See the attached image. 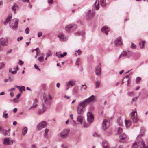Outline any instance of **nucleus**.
I'll use <instances>...</instances> for the list:
<instances>
[{
    "mask_svg": "<svg viewBox=\"0 0 148 148\" xmlns=\"http://www.w3.org/2000/svg\"><path fill=\"white\" fill-rule=\"evenodd\" d=\"M48 130L47 129H46L45 131V133L44 134V137H45L47 136V134L48 133Z\"/></svg>",
    "mask_w": 148,
    "mask_h": 148,
    "instance_id": "79ce46f5",
    "label": "nucleus"
},
{
    "mask_svg": "<svg viewBox=\"0 0 148 148\" xmlns=\"http://www.w3.org/2000/svg\"><path fill=\"white\" fill-rule=\"evenodd\" d=\"M52 54V52L51 51H49L47 54V57H49Z\"/></svg>",
    "mask_w": 148,
    "mask_h": 148,
    "instance_id": "4c0bfd02",
    "label": "nucleus"
},
{
    "mask_svg": "<svg viewBox=\"0 0 148 148\" xmlns=\"http://www.w3.org/2000/svg\"><path fill=\"white\" fill-rule=\"evenodd\" d=\"M39 48H36V49H34V50H35L36 51V56H37V53H38V50Z\"/></svg>",
    "mask_w": 148,
    "mask_h": 148,
    "instance_id": "69168bd1",
    "label": "nucleus"
},
{
    "mask_svg": "<svg viewBox=\"0 0 148 148\" xmlns=\"http://www.w3.org/2000/svg\"><path fill=\"white\" fill-rule=\"evenodd\" d=\"M134 92L133 91L131 92H128L127 93V95H128L129 96H132L134 94Z\"/></svg>",
    "mask_w": 148,
    "mask_h": 148,
    "instance_id": "49530a36",
    "label": "nucleus"
},
{
    "mask_svg": "<svg viewBox=\"0 0 148 148\" xmlns=\"http://www.w3.org/2000/svg\"><path fill=\"white\" fill-rule=\"evenodd\" d=\"M58 37L60 38V40L61 41H64L66 40V37L63 34H59Z\"/></svg>",
    "mask_w": 148,
    "mask_h": 148,
    "instance_id": "f3484780",
    "label": "nucleus"
},
{
    "mask_svg": "<svg viewBox=\"0 0 148 148\" xmlns=\"http://www.w3.org/2000/svg\"><path fill=\"white\" fill-rule=\"evenodd\" d=\"M38 60L39 62H42L44 60V57L42 56H41L38 58Z\"/></svg>",
    "mask_w": 148,
    "mask_h": 148,
    "instance_id": "c9c22d12",
    "label": "nucleus"
},
{
    "mask_svg": "<svg viewBox=\"0 0 148 148\" xmlns=\"http://www.w3.org/2000/svg\"><path fill=\"white\" fill-rule=\"evenodd\" d=\"M42 33L41 32H39L38 33V36L39 37H40L42 36Z\"/></svg>",
    "mask_w": 148,
    "mask_h": 148,
    "instance_id": "13d9d810",
    "label": "nucleus"
},
{
    "mask_svg": "<svg viewBox=\"0 0 148 148\" xmlns=\"http://www.w3.org/2000/svg\"><path fill=\"white\" fill-rule=\"evenodd\" d=\"M27 128L25 127L23 128L22 130V134L23 135H25L27 132Z\"/></svg>",
    "mask_w": 148,
    "mask_h": 148,
    "instance_id": "393cba45",
    "label": "nucleus"
},
{
    "mask_svg": "<svg viewBox=\"0 0 148 148\" xmlns=\"http://www.w3.org/2000/svg\"><path fill=\"white\" fill-rule=\"evenodd\" d=\"M21 96V94L20 93H19L16 96V98L18 99L19 98L20 96Z\"/></svg>",
    "mask_w": 148,
    "mask_h": 148,
    "instance_id": "0e129e2a",
    "label": "nucleus"
},
{
    "mask_svg": "<svg viewBox=\"0 0 148 148\" xmlns=\"http://www.w3.org/2000/svg\"><path fill=\"white\" fill-rule=\"evenodd\" d=\"M2 132L3 135H4L10 136V133L9 130H2Z\"/></svg>",
    "mask_w": 148,
    "mask_h": 148,
    "instance_id": "412c9836",
    "label": "nucleus"
},
{
    "mask_svg": "<svg viewBox=\"0 0 148 148\" xmlns=\"http://www.w3.org/2000/svg\"><path fill=\"white\" fill-rule=\"evenodd\" d=\"M100 82L99 81H97L96 82V88H99L100 85Z\"/></svg>",
    "mask_w": 148,
    "mask_h": 148,
    "instance_id": "c756f323",
    "label": "nucleus"
},
{
    "mask_svg": "<svg viewBox=\"0 0 148 148\" xmlns=\"http://www.w3.org/2000/svg\"><path fill=\"white\" fill-rule=\"evenodd\" d=\"M80 60V59L79 58H78L77 59L76 62V64L78 66H79V62Z\"/></svg>",
    "mask_w": 148,
    "mask_h": 148,
    "instance_id": "864d4df0",
    "label": "nucleus"
},
{
    "mask_svg": "<svg viewBox=\"0 0 148 148\" xmlns=\"http://www.w3.org/2000/svg\"><path fill=\"white\" fill-rule=\"evenodd\" d=\"M77 26L75 24H71L67 25L65 28L66 31L67 32L76 29Z\"/></svg>",
    "mask_w": 148,
    "mask_h": 148,
    "instance_id": "0eeeda50",
    "label": "nucleus"
},
{
    "mask_svg": "<svg viewBox=\"0 0 148 148\" xmlns=\"http://www.w3.org/2000/svg\"><path fill=\"white\" fill-rule=\"evenodd\" d=\"M46 110V109L44 108H42L41 110H39L38 112V115H40L41 114L43 113Z\"/></svg>",
    "mask_w": 148,
    "mask_h": 148,
    "instance_id": "4be33fe9",
    "label": "nucleus"
},
{
    "mask_svg": "<svg viewBox=\"0 0 148 148\" xmlns=\"http://www.w3.org/2000/svg\"><path fill=\"white\" fill-rule=\"evenodd\" d=\"M137 114L135 117V118L134 119L133 118L132 119L134 123H136L138 121V117H137Z\"/></svg>",
    "mask_w": 148,
    "mask_h": 148,
    "instance_id": "bb28decb",
    "label": "nucleus"
},
{
    "mask_svg": "<svg viewBox=\"0 0 148 148\" xmlns=\"http://www.w3.org/2000/svg\"><path fill=\"white\" fill-rule=\"evenodd\" d=\"M78 34L79 35H82V36H83L84 35V34L83 32H82V34L81 32H79Z\"/></svg>",
    "mask_w": 148,
    "mask_h": 148,
    "instance_id": "338daca9",
    "label": "nucleus"
},
{
    "mask_svg": "<svg viewBox=\"0 0 148 148\" xmlns=\"http://www.w3.org/2000/svg\"><path fill=\"white\" fill-rule=\"evenodd\" d=\"M46 124V123L45 122L43 121L38 125L37 129L38 130H40L45 127Z\"/></svg>",
    "mask_w": 148,
    "mask_h": 148,
    "instance_id": "4468645a",
    "label": "nucleus"
},
{
    "mask_svg": "<svg viewBox=\"0 0 148 148\" xmlns=\"http://www.w3.org/2000/svg\"><path fill=\"white\" fill-rule=\"evenodd\" d=\"M138 97V96H137L134 98H132L131 101V103H132L134 101H135L136 100H137Z\"/></svg>",
    "mask_w": 148,
    "mask_h": 148,
    "instance_id": "e433bc0d",
    "label": "nucleus"
},
{
    "mask_svg": "<svg viewBox=\"0 0 148 148\" xmlns=\"http://www.w3.org/2000/svg\"><path fill=\"white\" fill-rule=\"evenodd\" d=\"M34 67L36 69L38 70L39 71H41V70L39 68V67L36 65V64H35L34 65Z\"/></svg>",
    "mask_w": 148,
    "mask_h": 148,
    "instance_id": "a19ab883",
    "label": "nucleus"
},
{
    "mask_svg": "<svg viewBox=\"0 0 148 148\" xmlns=\"http://www.w3.org/2000/svg\"><path fill=\"white\" fill-rule=\"evenodd\" d=\"M70 132V130L66 129L63 130L60 133V137L62 138H65L67 137Z\"/></svg>",
    "mask_w": 148,
    "mask_h": 148,
    "instance_id": "423d86ee",
    "label": "nucleus"
},
{
    "mask_svg": "<svg viewBox=\"0 0 148 148\" xmlns=\"http://www.w3.org/2000/svg\"><path fill=\"white\" fill-rule=\"evenodd\" d=\"M110 123L109 120L104 119L102 123V127L103 130L105 131L108 127Z\"/></svg>",
    "mask_w": 148,
    "mask_h": 148,
    "instance_id": "1a4fd4ad",
    "label": "nucleus"
},
{
    "mask_svg": "<svg viewBox=\"0 0 148 148\" xmlns=\"http://www.w3.org/2000/svg\"><path fill=\"white\" fill-rule=\"evenodd\" d=\"M5 63L2 62L0 63V69H1L5 67Z\"/></svg>",
    "mask_w": 148,
    "mask_h": 148,
    "instance_id": "2f4dec72",
    "label": "nucleus"
},
{
    "mask_svg": "<svg viewBox=\"0 0 148 148\" xmlns=\"http://www.w3.org/2000/svg\"><path fill=\"white\" fill-rule=\"evenodd\" d=\"M117 122L118 123L119 125L120 126H122V122L121 120V118H119L117 121Z\"/></svg>",
    "mask_w": 148,
    "mask_h": 148,
    "instance_id": "72a5a7b5",
    "label": "nucleus"
},
{
    "mask_svg": "<svg viewBox=\"0 0 148 148\" xmlns=\"http://www.w3.org/2000/svg\"><path fill=\"white\" fill-rule=\"evenodd\" d=\"M139 146L137 145V144L135 143V142L133 144L132 148H137Z\"/></svg>",
    "mask_w": 148,
    "mask_h": 148,
    "instance_id": "f704fd0d",
    "label": "nucleus"
},
{
    "mask_svg": "<svg viewBox=\"0 0 148 148\" xmlns=\"http://www.w3.org/2000/svg\"><path fill=\"white\" fill-rule=\"evenodd\" d=\"M32 148H37V147L36 144H33L32 145Z\"/></svg>",
    "mask_w": 148,
    "mask_h": 148,
    "instance_id": "4d7b16f0",
    "label": "nucleus"
},
{
    "mask_svg": "<svg viewBox=\"0 0 148 148\" xmlns=\"http://www.w3.org/2000/svg\"><path fill=\"white\" fill-rule=\"evenodd\" d=\"M141 135L140 134L137 137V138L135 141V143L139 146H140V148H146L145 147V144L142 139L140 137Z\"/></svg>",
    "mask_w": 148,
    "mask_h": 148,
    "instance_id": "20e7f679",
    "label": "nucleus"
},
{
    "mask_svg": "<svg viewBox=\"0 0 148 148\" xmlns=\"http://www.w3.org/2000/svg\"><path fill=\"white\" fill-rule=\"evenodd\" d=\"M12 10L14 12V13H16V10L18 9V5L16 3H14V5L12 7Z\"/></svg>",
    "mask_w": 148,
    "mask_h": 148,
    "instance_id": "a211bd4d",
    "label": "nucleus"
},
{
    "mask_svg": "<svg viewBox=\"0 0 148 148\" xmlns=\"http://www.w3.org/2000/svg\"><path fill=\"white\" fill-rule=\"evenodd\" d=\"M23 39V37L22 36H20L19 37H18L17 38V40L18 41H19L22 40Z\"/></svg>",
    "mask_w": 148,
    "mask_h": 148,
    "instance_id": "5fc2aeb1",
    "label": "nucleus"
},
{
    "mask_svg": "<svg viewBox=\"0 0 148 148\" xmlns=\"http://www.w3.org/2000/svg\"><path fill=\"white\" fill-rule=\"evenodd\" d=\"M87 120L90 123L93 122L94 120V117L93 114L90 112H88L87 114Z\"/></svg>",
    "mask_w": 148,
    "mask_h": 148,
    "instance_id": "9b49d317",
    "label": "nucleus"
},
{
    "mask_svg": "<svg viewBox=\"0 0 148 148\" xmlns=\"http://www.w3.org/2000/svg\"><path fill=\"white\" fill-rule=\"evenodd\" d=\"M12 51V50L11 49H10L9 50L7 51L6 53L8 54H9L11 53Z\"/></svg>",
    "mask_w": 148,
    "mask_h": 148,
    "instance_id": "603ef678",
    "label": "nucleus"
},
{
    "mask_svg": "<svg viewBox=\"0 0 148 148\" xmlns=\"http://www.w3.org/2000/svg\"><path fill=\"white\" fill-rule=\"evenodd\" d=\"M100 1L101 4V5L102 6L104 7L106 6V1L105 0H100Z\"/></svg>",
    "mask_w": 148,
    "mask_h": 148,
    "instance_id": "7c9ffc66",
    "label": "nucleus"
},
{
    "mask_svg": "<svg viewBox=\"0 0 148 148\" xmlns=\"http://www.w3.org/2000/svg\"><path fill=\"white\" fill-rule=\"evenodd\" d=\"M37 106V104H35L33 103L32 105L31 106V108H36Z\"/></svg>",
    "mask_w": 148,
    "mask_h": 148,
    "instance_id": "37998d69",
    "label": "nucleus"
},
{
    "mask_svg": "<svg viewBox=\"0 0 148 148\" xmlns=\"http://www.w3.org/2000/svg\"><path fill=\"white\" fill-rule=\"evenodd\" d=\"M42 108L47 110L48 106L50 104V103L48 101L47 97L45 95L43 96V99L42 100Z\"/></svg>",
    "mask_w": 148,
    "mask_h": 148,
    "instance_id": "39448f33",
    "label": "nucleus"
},
{
    "mask_svg": "<svg viewBox=\"0 0 148 148\" xmlns=\"http://www.w3.org/2000/svg\"><path fill=\"white\" fill-rule=\"evenodd\" d=\"M0 44L3 47L7 46L8 45V39L6 38H2L0 39Z\"/></svg>",
    "mask_w": 148,
    "mask_h": 148,
    "instance_id": "6e6552de",
    "label": "nucleus"
},
{
    "mask_svg": "<svg viewBox=\"0 0 148 148\" xmlns=\"http://www.w3.org/2000/svg\"><path fill=\"white\" fill-rule=\"evenodd\" d=\"M3 117L5 119L7 118L8 117V113H6L5 111H4L3 112Z\"/></svg>",
    "mask_w": 148,
    "mask_h": 148,
    "instance_id": "cd10ccee",
    "label": "nucleus"
},
{
    "mask_svg": "<svg viewBox=\"0 0 148 148\" xmlns=\"http://www.w3.org/2000/svg\"><path fill=\"white\" fill-rule=\"evenodd\" d=\"M125 123L127 127H129L131 125V121L130 120H125Z\"/></svg>",
    "mask_w": 148,
    "mask_h": 148,
    "instance_id": "aec40b11",
    "label": "nucleus"
},
{
    "mask_svg": "<svg viewBox=\"0 0 148 148\" xmlns=\"http://www.w3.org/2000/svg\"><path fill=\"white\" fill-rule=\"evenodd\" d=\"M12 18V15H9L5 20L3 22V24L6 25L8 22L9 23V26L10 28L12 30H16L17 29L18 25V20L17 18H14L11 20Z\"/></svg>",
    "mask_w": 148,
    "mask_h": 148,
    "instance_id": "f257e3e1",
    "label": "nucleus"
},
{
    "mask_svg": "<svg viewBox=\"0 0 148 148\" xmlns=\"http://www.w3.org/2000/svg\"><path fill=\"white\" fill-rule=\"evenodd\" d=\"M83 108L81 107L80 105H78L77 107V113L78 115L77 116V122L80 123V124L82 125L83 122L84 120V117L82 116V114L84 112Z\"/></svg>",
    "mask_w": 148,
    "mask_h": 148,
    "instance_id": "f03ea898",
    "label": "nucleus"
},
{
    "mask_svg": "<svg viewBox=\"0 0 148 148\" xmlns=\"http://www.w3.org/2000/svg\"><path fill=\"white\" fill-rule=\"evenodd\" d=\"M93 136L95 137H98L99 136V135L96 132H95L93 134Z\"/></svg>",
    "mask_w": 148,
    "mask_h": 148,
    "instance_id": "3c124183",
    "label": "nucleus"
},
{
    "mask_svg": "<svg viewBox=\"0 0 148 148\" xmlns=\"http://www.w3.org/2000/svg\"><path fill=\"white\" fill-rule=\"evenodd\" d=\"M121 39V37L117 38L114 41L115 45L117 46L121 45L122 44Z\"/></svg>",
    "mask_w": 148,
    "mask_h": 148,
    "instance_id": "2eb2a0df",
    "label": "nucleus"
},
{
    "mask_svg": "<svg viewBox=\"0 0 148 148\" xmlns=\"http://www.w3.org/2000/svg\"><path fill=\"white\" fill-rule=\"evenodd\" d=\"M145 41H142L141 42H140L139 43V46L140 49H143L144 48V44Z\"/></svg>",
    "mask_w": 148,
    "mask_h": 148,
    "instance_id": "b1692460",
    "label": "nucleus"
},
{
    "mask_svg": "<svg viewBox=\"0 0 148 148\" xmlns=\"http://www.w3.org/2000/svg\"><path fill=\"white\" fill-rule=\"evenodd\" d=\"M19 62L20 65H22L24 63V62L21 60H19Z\"/></svg>",
    "mask_w": 148,
    "mask_h": 148,
    "instance_id": "6e6d98bb",
    "label": "nucleus"
},
{
    "mask_svg": "<svg viewBox=\"0 0 148 148\" xmlns=\"http://www.w3.org/2000/svg\"><path fill=\"white\" fill-rule=\"evenodd\" d=\"M95 12L93 10H89L86 13V18L87 19L92 18L94 15Z\"/></svg>",
    "mask_w": 148,
    "mask_h": 148,
    "instance_id": "9d476101",
    "label": "nucleus"
},
{
    "mask_svg": "<svg viewBox=\"0 0 148 148\" xmlns=\"http://www.w3.org/2000/svg\"><path fill=\"white\" fill-rule=\"evenodd\" d=\"M96 98V97L94 95H92L88 98L85 99L84 101L79 103L78 105H80L81 107L84 108L90 102L94 101Z\"/></svg>",
    "mask_w": 148,
    "mask_h": 148,
    "instance_id": "7ed1b4c3",
    "label": "nucleus"
},
{
    "mask_svg": "<svg viewBox=\"0 0 148 148\" xmlns=\"http://www.w3.org/2000/svg\"><path fill=\"white\" fill-rule=\"evenodd\" d=\"M141 78L140 77H137L136 79V83H138L141 80Z\"/></svg>",
    "mask_w": 148,
    "mask_h": 148,
    "instance_id": "58836bf2",
    "label": "nucleus"
},
{
    "mask_svg": "<svg viewBox=\"0 0 148 148\" xmlns=\"http://www.w3.org/2000/svg\"><path fill=\"white\" fill-rule=\"evenodd\" d=\"M48 3L50 5L53 3V0H47Z\"/></svg>",
    "mask_w": 148,
    "mask_h": 148,
    "instance_id": "c03bdc74",
    "label": "nucleus"
},
{
    "mask_svg": "<svg viewBox=\"0 0 148 148\" xmlns=\"http://www.w3.org/2000/svg\"><path fill=\"white\" fill-rule=\"evenodd\" d=\"M97 1H96L94 3L93 5V7L96 10H98L99 9V2L98 3L97 5Z\"/></svg>",
    "mask_w": 148,
    "mask_h": 148,
    "instance_id": "5701e85b",
    "label": "nucleus"
},
{
    "mask_svg": "<svg viewBox=\"0 0 148 148\" xmlns=\"http://www.w3.org/2000/svg\"><path fill=\"white\" fill-rule=\"evenodd\" d=\"M109 30V28L106 26L103 27L101 29V32L103 33H105L106 35L108 34V32Z\"/></svg>",
    "mask_w": 148,
    "mask_h": 148,
    "instance_id": "dca6fc26",
    "label": "nucleus"
},
{
    "mask_svg": "<svg viewBox=\"0 0 148 148\" xmlns=\"http://www.w3.org/2000/svg\"><path fill=\"white\" fill-rule=\"evenodd\" d=\"M122 128H121V127H119L118 129L117 132L118 134H120L122 132Z\"/></svg>",
    "mask_w": 148,
    "mask_h": 148,
    "instance_id": "ea45409f",
    "label": "nucleus"
},
{
    "mask_svg": "<svg viewBox=\"0 0 148 148\" xmlns=\"http://www.w3.org/2000/svg\"><path fill=\"white\" fill-rule=\"evenodd\" d=\"M126 135L125 133L122 134L119 136V138L121 140H124L126 138Z\"/></svg>",
    "mask_w": 148,
    "mask_h": 148,
    "instance_id": "6ab92c4d",
    "label": "nucleus"
},
{
    "mask_svg": "<svg viewBox=\"0 0 148 148\" xmlns=\"http://www.w3.org/2000/svg\"><path fill=\"white\" fill-rule=\"evenodd\" d=\"M82 88H83L84 90H85L86 89L87 86L85 85L82 84L81 86V88L82 89Z\"/></svg>",
    "mask_w": 148,
    "mask_h": 148,
    "instance_id": "a18cd8bd",
    "label": "nucleus"
},
{
    "mask_svg": "<svg viewBox=\"0 0 148 148\" xmlns=\"http://www.w3.org/2000/svg\"><path fill=\"white\" fill-rule=\"evenodd\" d=\"M38 101V100L36 98H35L34 101V103L35 104H36V103Z\"/></svg>",
    "mask_w": 148,
    "mask_h": 148,
    "instance_id": "680f3d73",
    "label": "nucleus"
},
{
    "mask_svg": "<svg viewBox=\"0 0 148 148\" xmlns=\"http://www.w3.org/2000/svg\"><path fill=\"white\" fill-rule=\"evenodd\" d=\"M135 113H136V111H133L131 112V119H132L133 118L134 119V118H135Z\"/></svg>",
    "mask_w": 148,
    "mask_h": 148,
    "instance_id": "473e14b6",
    "label": "nucleus"
},
{
    "mask_svg": "<svg viewBox=\"0 0 148 148\" xmlns=\"http://www.w3.org/2000/svg\"><path fill=\"white\" fill-rule=\"evenodd\" d=\"M75 83L73 81H69L68 84V86H73L74 85Z\"/></svg>",
    "mask_w": 148,
    "mask_h": 148,
    "instance_id": "c85d7f7f",
    "label": "nucleus"
},
{
    "mask_svg": "<svg viewBox=\"0 0 148 148\" xmlns=\"http://www.w3.org/2000/svg\"><path fill=\"white\" fill-rule=\"evenodd\" d=\"M101 65L99 64L98 65L96 66L95 68V74L98 76H100L101 74Z\"/></svg>",
    "mask_w": 148,
    "mask_h": 148,
    "instance_id": "f8f14e48",
    "label": "nucleus"
},
{
    "mask_svg": "<svg viewBox=\"0 0 148 148\" xmlns=\"http://www.w3.org/2000/svg\"><path fill=\"white\" fill-rule=\"evenodd\" d=\"M29 28L28 27H27L25 29V33L27 34L29 33Z\"/></svg>",
    "mask_w": 148,
    "mask_h": 148,
    "instance_id": "8fccbe9b",
    "label": "nucleus"
},
{
    "mask_svg": "<svg viewBox=\"0 0 148 148\" xmlns=\"http://www.w3.org/2000/svg\"><path fill=\"white\" fill-rule=\"evenodd\" d=\"M21 88L23 91H25V87L24 86H22Z\"/></svg>",
    "mask_w": 148,
    "mask_h": 148,
    "instance_id": "052dcab7",
    "label": "nucleus"
},
{
    "mask_svg": "<svg viewBox=\"0 0 148 148\" xmlns=\"http://www.w3.org/2000/svg\"><path fill=\"white\" fill-rule=\"evenodd\" d=\"M127 53L126 51H123L122 52L121 54L119 56V59L121 57H124L125 56H126L127 55Z\"/></svg>",
    "mask_w": 148,
    "mask_h": 148,
    "instance_id": "a878e982",
    "label": "nucleus"
},
{
    "mask_svg": "<svg viewBox=\"0 0 148 148\" xmlns=\"http://www.w3.org/2000/svg\"><path fill=\"white\" fill-rule=\"evenodd\" d=\"M17 111V108H14L13 110V112L14 113H15Z\"/></svg>",
    "mask_w": 148,
    "mask_h": 148,
    "instance_id": "e2e57ef3",
    "label": "nucleus"
},
{
    "mask_svg": "<svg viewBox=\"0 0 148 148\" xmlns=\"http://www.w3.org/2000/svg\"><path fill=\"white\" fill-rule=\"evenodd\" d=\"M17 123L16 121H14L13 122V124L14 125H16Z\"/></svg>",
    "mask_w": 148,
    "mask_h": 148,
    "instance_id": "774afa93",
    "label": "nucleus"
},
{
    "mask_svg": "<svg viewBox=\"0 0 148 148\" xmlns=\"http://www.w3.org/2000/svg\"><path fill=\"white\" fill-rule=\"evenodd\" d=\"M77 52V53L79 55H80L82 51L79 49L77 51H75V54H76Z\"/></svg>",
    "mask_w": 148,
    "mask_h": 148,
    "instance_id": "09e8293b",
    "label": "nucleus"
},
{
    "mask_svg": "<svg viewBox=\"0 0 148 148\" xmlns=\"http://www.w3.org/2000/svg\"><path fill=\"white\" fill-rule=\"evenodd\" d=\"M13 143V141L10 138H5L3 140V144L5 145H11Z\"/></svg>",
    "mask_w": 148,
    "mask_h": 148,
    "instance_id": "ddd939ff",
    "label": "nucleus"
},
{
    "mask_svg": "<svg viewBox=\"0 0 148 148\" xmlns=\"http://www.w3.org/2000/svg\"><path fill=\"white\" fill-rule=\"evenodd\" d=\"M136 45H135L133 44L132 43L131 46V48L132 49H135L136 48Z\"/></svg>",
    "mask_w": 148,
    "mask_h": 148,
    "instance_id": "de8ad7c7",
    "label": "nucleus"
},
{
    "mask_svg": "<svg viewBox=\"0 0 148 148\" xmlns=\"http://www.w3.org/2000/svg\"><path fill=\"white\" fill-rule=\"evenodd\" d=\"M17 73V70H16L15 71H13L11 72V73L12 74H16Z\"/></svg>",
    "mask_w": 148,
    "mask_h": 148,
    "instance_id": "bf43d9fd",
    "label": "nucleus"
}]
</instances>
